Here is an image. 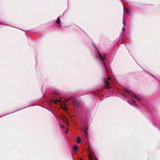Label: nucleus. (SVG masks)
I'll use <instances>...</instances> for the list:
<instances>
[{"mask_svg":"<svg viewBox=\"0 0 160 160\" xmlns=\"http://www.w3.org/2000/svg\"><path fill=\"white\" fill-rule=\"evenodd\" d=\"M78 150V147L77 145H74L73 146V151L75 152H77Z\"/></svg>","mask_w":160,"mask_h":160,"instance_id":"obj_4","label":"nucleus"},{"mask_svg":"<svg viewBox=\"0 0 160 160\" xmlns=\"http://www.w3.org/2000/svg\"><path fill=\"white\" fill-rule=\"evenodd\" d=\"M132 101H128V102H129V103H130L131 102H132Z\"/></svg>","mask_w":160,"mask_h":160,"instance_id":"obj_17","label":"nucleus"},{"mask_svg":"<svg viewBox=\"0 0 160 160\" xmlns=\"http://www.w3.org/2000/svg\"><path fill=\"white\" fill-rule=\"evenodd\" d=\"M122 30L123 31H125V28L124 27H123L122 28Z\"/></svg>","mask_w":160,"mask_h":160,"instance_id":"obj_14","label":"nucleus"},{"mask_svg":"<svg viewBox=\"0 0 160 160\" xmlns=\"http://www.w3.org/2000/svg\"><path fill=\"white\" fill-rule=\"evenodd\" d=\"M68 128H67V130H66V131H65V133H66V134H67V133H68Z\"/></svg>","mask_w":160,"mask_h":160,"instance_id":"obj_13","label":"nucleus"},{"mask_svg":"<svg viewBox=\"0 0 160 160\" xmlns=\"http://www.w3.org/2000/svg\"><path fill=\"white\" fill-rule=\"evenodd\" d=\"M107 79L108 80L106 79H105L104 80V82L105 84V85L104 86L105 88H110V87H109V83L108 82V80H110L111 78L110 77H109Z\"/></svg>","mask_w":160,"mask_h":160,"instance_id":"obj_2","label":"nucleus"},{"mask_svg":"<svg viewBox=\"0 0 160 160\" xmlns=\"http://www.w3.org/2000/svg\"><path fill=\"white\" fill-rule=\"evenodd\" d=\"M64 110H67V109H66V108H65V109H64Z\"/></svg>","mask_w":160,"mask_h":160,"instance_id":"obj_20","label":"nucleus"},{"mask_svg":"<svg viewBox=\"0 0 160 160\" xmlns=\"http://www.w3.org/2000/svg\"><path fill=\"white\" fill-rule=\"evenodd\" d=\"M70 99V98H69L68 99H67V100H66V101H68Z\"/></svg>","mask_w":160,"mask_h":160,"instance_id":"obj_19","label":"nucleus"},{"mask_svg":"<svg viewBox=\"0 0 160 160\" xmlns=\"http://www.w3.org/2000/svg\"><path fill=\"white\" fill-rule=\"evenodd\" d=\"M125 12L126 13H128V9H126L125 10Z\"/></svg>","mask_w":160,"mask_h":160,"instance_id":"obj_12","label":"nucleus"},{"mask_svg":"<svg viewBox=\"0 0 160 160\" xmlns=\"http://www.w3.org/2000/svg\"><path fill=\"white\" fill-rule=\"evenodd\" d=\"M132 101L134 102V103H135V102L133 100H132Z\"/></svg>","mask_w":160,"mask_h":160,"instance_id":"obj_18","label":"nucleus"},{"mask_svg":"<svg viewBox=\"0 0 160 160\" xmlns=\"http://www.w3.org/2000/svg\"><path fill=\"white\" fill-rule=\"evenodd\" d=\"M88 156H89V158L90 160H93L92 157L91 155L89 154Z\"/></svg>","mask_w":160,"mask_h":160,"instance_id":"obj_10","label":"nucleus"},{"mask_svg":"<svg viewBox=\"0 0 160 160\" xmlns=\"http://www.w3.org/2000/svg\"><path fill=\"white\" fill-rule=\"evenodd\" d=\"M72 105L75 106H77L78 105V102L76 100H74L72 102Z\"/></svg>","mask_w":160,"mask_h":160,"instance_id":"obj_6","label":"nucleus"},{"mask_svg":"<svg viewBox=\"0 0 160 160\" xmlns=\"http://www.w3.org/2000/svg\"><path fill=\"white\" fill-rule=\"evenodd\" d=\"M95 49L96 50H97V52L98 54V57H99L100 59L102 61H103L105 59V55H104V56L102 57V56L101 55V54L99 52L97 48L95 47Z\"/></svg>","mask_w":160,"mask_h":160,"instance_id":"obj_3","label":"nucleus"},{"mask_svg":"<svg viewBox=\"0 0 160 160\" xmlns=\"http://www.w3.org/2000/svg\"><path fill=\"white\" fill-rule=\"evenodd\" d=\"M82 130L83 132L86 135L87 133V131L86 126H85L84 128H82Z\"/></svg>","mask_w":160,"mask_h":160,"instance_id":"obj_5","label":"nucleus"},{"mask_svg":"<svg viewBox=\"0 0 160 160\" xmlns=\"http://www.w3.org/2000/svg\"><path fill=\"white\" fill-rule=\"evenodd\" d=\"M77 142L78 143H80L81 142V140L80 137H77Z\"/></svg>","mask_w":160,"mask_h":160,"instance_id":"obj_7","label":"nucleus"},{"mask_svg":"<svg viewBox=\"0 0 160 160\" xmlns=\"http://www.w3.org/2000/svg\"><path fill=\"white\" fill-rule=\"evenodd\" d=\"M61 102V100H53V102L55 104H57L59 102Z\"/></svg>","mask_w":160,"mask_h":160,"instance_id":"obj_8","label":"nucleus"},{"mask_svg":"<svg viewBox=\"0 0 160 160\" xmlns=\"http://www.w3.org/2000/svg\"><path fill=\"white\" fill-rule=\"evenodd\" d=\"M125 91L129 93L134 98L137 99L138 101H140V98L137 97L135 94L130 90L127 88H125Z\"/></svg>","mask_w":160,"mask_h":160,"instance_id":"obj_1","label":"nucleus"},{"mask_svg":"<svg viewBox=\"0 0 160 160\" xmlns=\"http://www.w3.org/2000/svg\"><path fill=\"white\" fill-rule=\"evenodd\" d=\"M125 19H124L123 20V23L124 24V26H126V24L125 22Z\"/></svg>","mask_w":160,"mask_h":160,"instance_id":"obj_11","label":"nucleus"},{"mask_svg":"<svg viewBox=\"0 0 160 160\" xmlns=\"http://www.w3.org/2000/svg\"><path fill=\"white\" fill-rule=\"evenodd\" d=\"M46 93V91H45V92H44V93L43 94V97H44L45 94Z\"/></svg>","mask_w":160,"mask_h":160,"instance_id":"obj_15","label":"nucleus"},{"mask_svg":"<svg viewBox=\"0 0 160 160\" xmlns=\"http://www.w3.org/2000/svg\"><path fill=\"white\" fill-rule=\"evenodd\" d=\"M56 23L61 25L60 19L59 17H58L56 21Z\"/></svg>","mask_w":160,"mask_h":160,"instance_id":"obj_9","label":"nucleus"},{"mask_svg":"<svg viewBox=\"0 0 160 160\" xmlns=\"http://www.w3.org/2000/svg\"><path fill=\"white\" fill-rule=\"evenodd\" d=\"M62 128L63 129H64V128H65V127L64 126V125H62Z\"/></svg>","mask_w":160,"mask_h":160,"instance_id":"obj_16","label":"nucleus"}]
</instances>
